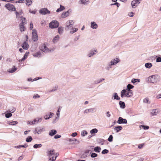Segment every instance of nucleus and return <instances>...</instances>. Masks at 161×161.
<instances>
[{
	"label": "nucleus",
	"instance_id": "4468645a",
	"mask_svg": "<svg viewBox=\"0 0 161 161\" xmlns=\"http://www.w3.org/2000/svg\"><path fill=\"white\" fill-rule=\"evenodd\" d=\"M160 112V110L158 109H153L151 114L152 115H155L157 114Z\"/></svg>",
	"mask_w": 161,
	"mask_h": 161
},
{
	"label": "nucleus",
	"instance_id": "4be33fe9",
	"mask_svg": "<svg viewBox=\"0 0 161 161\" xmlns=\"http://www.w3.org/2000/svg\"><path fill=\"white\" fill-rule=\"evenodd\" d=\"M42 54H43V53H41L40 52H38L34 54L33 55L35 57H40L42 56Z\"/></svg>",
	"mask_w": 161,
	"mask_h": 161
},
{
	"label": "nucleus",
	"instance_id": "774afa93",
	"mask_svg": "<svg viewBox=\"0 0 161 161\" xmlns=\"http://www.w3.org/2000/svg\"><path fill=\"white\" fill-rule=\"evenodd\" d=\"M15 110V108L14 107L12 108V109L10 111H9V112H11V113H14Z\"/></svg>",
	"mask_w": 161,
	"mask_h": 161
},
{
	"label": "nucleus",
	"instance_id": "bf43d9fd",
	"mask_svg": "<svg viewBox=\"0 0 161 161\" xmlns=\"http://www.w3.org/2000/svg\"><path fill=\"white\" fill-rule=\"evenodd\" d=\"M14 69H11V70L9 71V72L10 73H13L16 70V69L15 68V66H14Z\"/></svg>",
	"mask_w": 161,
	"mask_h": 161
},
{
	"label": "nucleus",
	"instance_id": "39448f33",
	"mask_svg": "<svg viewBox=\"0 0 161 161\" xmlns=\"http://www.w3.org/2000/svg\"><path fill=\"white\" fill-rule=\"evenodd\" d=\"M93 146H91L88 147V149L85 151L84 153L83 154V156L84 158L86 157L87 156H89V153H90L93 151Z\"/></svg>",
	"mask_w": 161,
	"mask_h": 161
},
{
	"label": "nucleus",
	"instance_id": "a211bd4d",
	"mask_svg": "<svg viewBox=\"0 0 161 161\" xmlns=\"http://www.w3.org/2000/svg\"><path fill=\"white\" fill-rule=\"evenodd\" d=\"M57 130H51L49 133V135L51 136H53L57 133Z\"/></svg>",
	"mask_w": 161,
	"mask_h": 161
},
{
	"label": "nucleus",
	"instance_id": "7c9ffc66",
	"mask_svg": "<svg viewBox=\"0 0 161 161\" xmlns=\"http://www.w3.org/2000/svg\"><path fill=\"white\" fill-rule=\"evenodd\" d=\"M114 99H116L117 100H120V97L118 96V94L117 93H114Z\"/></svg>",
	"mask_w": 161,
	"mask_h": 161
},
{
	"label": "nucleus",
	"instance_id": "c756f323",
	"mask_svg": "<svg viewBox=\"0 0 161 161\" xmlns=\"http://www.w3.org/2000/svg\"><path fill=\"white\" fill-rule=\"evenodd\" d=\"M93 149L94 151L96 152L99 153L100 152L101 148L100 147L97 146L95 147L94 148H93Z\"/></svg>",
	"mask_w": 161,
	"mask_h": 161
},
{
	"label": "nucleus",
	"instance_id": "dca6fc26",
	"mask_svg": "<svg viewBox=\"0 0 161 161\" xmlns=\"http://www.w3.org/2000/svg\"><path fill=\"white\" fill-rule=\"evenodd\" d=\"M21 46L23 49L25 50L27 49L29 47L28 43L26 42H24Z\"/></svg>",
	"mask_w": 161,
	"mask_h": 161
},
{
	"label": "nucleus",
	"instance_id": "e2e57ef3",
	"mask_svg": "<svg viewBox=\"0 0 161 161\" xmlns=\"http://www.w3.org/2000/svg\"><path fill=\"white\" fill-rule=\"evenodd\" d=\"M36 10H34V11H31V10H30L29 11V12L30 13L33 14H36Z\"/></svg>",
	"mask_w": 161,
	"mask_h": 161
},
{
	"label": "nucleus",
	"instance_id": "2f4dec72",
	"mask_svg": "<svg viewBox=\"0 0 161 161\" xmlns=\"http://www.w3.org/2000/svg\"><path fill=\"white\" fill-rule=\"evenodd\" d=\"M139 82L140 81V80L136 79H132L131 80V82L134 84H136V82Z\"/></svg>",
	"mask_w": 161,
	"mask_h": 161
},
{
	"label": "nucleus",
	"instance_id": "5fc2aeb1",
	"mask_svg": "<svg viewBox=\"0 0 161 161\" xmlns=\"http://www.w3.org/2000/svg\"><path fill=\"white\" fill-rule=\"evenodd\" d=\"M127 87H128L129 88V89L130 88L131 89L134 87V86L130 84H129L127 85Z\"/></svg>",
	"mask_w": 161,
	"mask_h": 161
},
{
	"label": "nucleus",
	"instance_id": "58836bf2",
	"mask_svg": "<svg viewBox=\"0 0 161 161\" xmlns=\"http://www.w3.org/2000/svg\"><path fill=\"white\" fill-rule=\"evenodd\" d=\"M32 140V138L31 136H29L26 139V141L27 142H30Z\"/></svg>",
	"mask_w": 161,
	"mask_h": 161
},
{
	"label": "nucleus",
	"instance_id": "79ce46f5",
	"mask_svg": "<svg viewBox=\"0 0 161 161\" xmlns=\"http://www.w3.org/2000/svg\"><path fill=\"white\" fill-rule=\"evenodd\" d=\"M140 127H142L145 130H148L149 128V127L147 125H141Z\"/></svg>",
	"mask_w": 161,
	"mask_h": 161
},
{
	"label": "nucleus",
	"instance_id": "393cba45",
	"mask_svg": "<svg viewBox=\"0 0 161 161\" xmlns=\"http://www.w3.org/2000/svg\"><path fill=\"white\" fill-rule=\"evenodd\" d=\"M98 132V130L96 128L93 129L90 131V133L92 135H94Z\"/></svg>",
	"mask_w": 161,
	"mask_h": 161
},
{
	"label": "nucleus",
	"instance_id": "423d86ee",
	"mask_svg": "<svg viewBox=\"0 0 161 161\" xmlns=\"http://www.w3.org/2000/svg\"><path fill=\"white\" fill-rule=\"evenodd\" d=\"M5 7L10 11H15L16 10L15 7L11 3L6 4L5 5Z\"/></svg>",
	"mask_w": 161,
	"mask_h": 161
},
{
	"label": "nucleus",
	"instance_id": "6e6552de",
	"mask_svg": "<svg viewBox=\"0 0 161 161\" xmlns=\"http://www.w3.org/2000/svg\"><path fill=\"white\" fill-rule=\"evenodd\" d=\"M39 13L42 15H45L50 14V12L46 8H43L40 10Z\"/></svg>",
	"mask_w": 161,
	"mask_h": 161
},
{
	"label": "nucleus",
	"instance_id": "8fccbe9b",
	"mask_svg": "<svg viewBox=\"0 0 161 161\" xmlns=\"http://www.w3.org/2000/svg\"><path fill=\"white\" fill-rule=\"evenodd\" d=\"M97 156V154L95 153H92L91 155V157L92 158H95Z\"/></svg>",
	"mask_w": 161,
	"mask_h": 161
},
{
	"label": "nucleus",
	"instance_id": "c03bdc74",
	"mask_svg": "<svg viewBox=\"0 0 161 161\" xmlns=\"http://www.w3.org/2000/svg\"><path fill=\"white\" fill-rule=\"evenodd\" d=\"M143 102L145 103H150V102L149 101V99L148 98H145L143 100Z\"/></svg>",
	"mask_w": 161,
	"mask_h": 161
},
{
	"label": "nucleus",
	"instance_id": "412c9836",
	"mask_svg": "<svg viewBox=\"0 0 161 161\" xmlns=\"http://www.w3.org/2000/svg\"><path fill=\"white\" fill-rule=\"evenodd\" d=\"M60 108H59L58 110H57V112L56 115L57 116V117H56L54 120L53 121V123L54 124L56 122V121L57 119H59V115H60V111L59 110Z\"/></svg>",
	"mask_w": 161,
	"mask_h": 161
},
{
	"label": "nucleus",
	"instance_id": "f3484780",
	"mask_svg": "<svg viewBox=\"0 0 161 161\" xmlns=\"http://www.w3.org/2000/svg\"><path fill=\"white\" fill-rule=\"evenodd\" d=\"M91 27L92 29H96L98 27V25L95 22L93 21L91 22Z\"/></svg>",
	"mask_w": 161,
	"mask_h": 161
},
{
	"label": "nucleus",
	"instance_id": "72a5a7b5",
	"mask_svg": "<svg viewBox=\"0 0 161 161\" xmlns=\"http://www.w3.org/2000/svg\"><path fill=\"white\" fill-rule=\"evenodd\" d=\"M59 38V36L58 35H57L56 36H55L53 40V42L54 43H55L56 42H57Z\"/></svg>",
	"mask_w": 161,
	"mask_h": 161
},
{
	"label": "nucleus",
	"instance_id": "052dcab7",
	"mask_svg": "<svg viewBox=\"0 0 161 161\" xmlns=\"http://www.w3.org/2000/svg\"><path fill=\"white\" fill-rule=\"evenodd\" d=\"M40 97V96L37 94L36 95H34L33 96L34 98H39Z\"/></svg>",
	"mask_w": 161,
	"mask_h": 161
},
{
	"label": "nucleus",
	"instance_id": "bb28decb",
	"mask_svg": "<svg viewBox=\"0 0 161 161\" xmlns=\"http://www.w3.org/2000/svg\"><path fill=\"white\" fill-rule=\"evenodd\" d=\"M60 8L57 9L56 10V12H57L61 11L65 9V8L64 6H62L61 5H60Z\"/></svg>",
	"mask_w": 161,
	"mask_h": 161
},
{
	"label": "nucleus",
	"instance_id": "4d7b16f0",
	"mask_svg": "<svg viewBox=\"0 0 161 161\" xmlns=\"http://www.w3.org/2000/svg\"><path fill=\"white\" fill-rule=\"evenodd\" d=\"M56 158L55 157H54V156L52 158H50L49 159V161H54L56 159Z\"/></svg>",
	"mask_w": 161,
	"mask_h": 161
},
{
	"label": "nucleus",
	"instance_id": "473e14b6",
	"mask_svg": "<svg viewBox=\"0 0 161 161\" xmlns=\"http://www.w3.org/2000/svg\"><path fill=\"white\" fill-rule=\"evenodd\" d=\"M69 15V14L67 12H63L61 15V17L63 18H65L67 17Z\"/></svg>",
	"mask_w": 161,
	"mask_h": 161
},
{
	"label": "nucleus",
	"instance_id": "b1692460",
	"mask_svg": "<svg viewBox=\"0 0 161 161\" xmlns=\"http://www.w3.org/2000/svg\"><path fill=\"white\" fill-rule=\"evenodd\" d=\"M120 107L122 108H124L125 107V103L124 102L120 101L119 102Z\"/></svg>",
	"mask_w": 161,
	"mask_h": 161
},
{
	"label": "nucleus",
	"instance_id": "9d476101",
	"mask_svg": "<svg viewBox=\"0 0 161 161\" xmlns=\"http://www.w3.org/2000/svg\"><path fill=\"white\" fill-rule=\"evenodd\" d=\"M119 62V59L116 58V59H114L111 61L109 63V66H110V68H111V66L113 65H114L118 63Z\"/></svg>",
	"mask_w": 161,
	"mask_h": 161
},
{
	"label": "nucleus",
	"instance_id": "ddd939ff",
	"mask_svg": "<svg viewBox=\"0 0 161 161\" xmlns=\"http://www.w3.org/2000/svg\"><path fill=\"white\" fill-rule=\"evenodd\" d=\"M97 49H92L89 51V53L88 54V56L89 57H91L93 55L96 54V53H95V52L97 53Z\"/></svg>",
	"mask_w": 161,
	"mask_h": 161
},
{
	"label": "nucleus",
	"instance_id": "4c0bfd02",
	"mask_svg": "<svg viewBox=\"0 0 161 161\" xmlns=\"http://www.w3.org/2000/svg\"><path fill=\"white\" fill-rule=\"evenodd\" d=\"M22 13H23V12H22V10H20L19 12L16 11L15 12L16 18H19V16H18V14L21 15V14H22Z\"/></svg>",
	"mask_w": 161,
	"mask_h": 161
},
{
	"label": "nucleus",
	"instance_id": "1a4fd4ad",
	"mask_svg": "<svg viewBox=\"0 0 161 161\" xmlns=\"http://www.w3.org/2000/svg\"><path fill=\"white\" fill-rule=\"evenodd\" d=\"M142 0H133L131 2V5L133 8H135L136 7L137 5L140 3Z\"/></svg>",
	"mask_w": 161,
	"mask_h": 161
},
{
	"label": "nucleus",
	"instance_id": "a19ab883",
	"mask_svg": "<svg viewBox=\"0 0 161 161\" xmlns=\"http://www.w3.org/2000/svg\"><path fill=\"white\" fill-rule=\"evenodd\" d=\"M87 132L85 130H83L81 132V135L82 136H85L87 135Z\"/></svg>",
	"mask_w": 161,
	"mask_h": 161
},
{
	"label": "nucleus",
	"instance_id": "f704fd0d",
	"mask_svg": "<svg viewBox=\"0 0 161 161\" xmlns=\"http://www.w3.org/2000/svg\"><path fill=\"white\" fill-rule=\"evenodd\" d=\"M18 122L16 121H8L7 124L9 125H14L17 124Z\"/></svg>",
	"mask_w": 161,
	"mask_h": 161
},
{
	"label": "nucleus",
	"instance_id": "c9c22d12",
	"mask_svg": "<svg viewBox=\"0 0 161 161\" xmlns=\"http://www.w3.org/2000/svg\"><path fill=\"white\" fill-rule=\"evenodd\" d=\"M58 31L59 33L60 34H62L63 31V28L62 27H59L58 28Z\"/></svg>",
	"mask_w": 161,
	"mask_h": 161
},
{
	"label": "nucleus",
	"instance_id": "338daca9",
	"mask_svg": "<svg viewBox=\"0 0 161 161\" xmlns=\"http://www.w3.org/2000/svg\"><path fill=\"white\" fill-rule=\"evenodd\" d=\"M95 108H92L90 109H88V110H89V112H93L94 110H95Z\"/></svg>",
	"mask_w": 161,
	"mask_h": 161
},
{
	"label": "nucleus",
	"instance_id": "9b49d317",
	"mask_svg": "<svg viewBox=\"0 0 161 161\" xmlns=\"http://www.w3.org/2000/svg\"><path fill=\"white\" fill-rule=\"evenodd\" d=\"M158 77L157 75H153L149 77V80L151 83H155L156 82L155 79Z\"/></svg>",
	"mask_w": 161,
	"mask_h": 161
},
{
	"label": "nucleus",
	"instance_id": "6ab92c4d",
	"mask_svg": "<svg viewBox=\"0 0 161 161\" xmlns=\"http://www.w3.org/2000/svg\"><path fill=\"white\" fill-rule=\"evenodd\" d=\"M29 53V52H26L25 53V55H24L23 58H22L21 59L19 60V62H21L24 61L27 58Z\"/></svg>",
	"mask_w": 161,
	"mask_h": 161
},
{
	"label": "nucleus",
	"instance_id": "f257e3e1",
	"mask_svg": "<svg viewBox=\"0 0 161 161\" xmlns=\"http://www.w3.org/2000/svg\"><path fill=\"white\" fill-rule=\"evenodd\" d=\"M74 22L72 20H68L66 23L65 30L68 31H70V33L73 34L76 32L78 30L77 28H73V25Z\"/></svg>",
	"mask_w": 161,
	"mask_h": 161
},
{
	"label": "nucleus",
	"instance_id": "680f3d73",
	"mask_svg": "<svg viewBox=\"0 0 161 161\" xmlns=\"http://www.w3.org/2000/svg\"><path fill=\"white\" fill-rule=\"evenodd\" d=\"M24 158V156H21L20 157H19L18 158V161H20L21 160H22Z\"/></svg>",
	"mask_w": 161,
	"mask_h": 161
},
{
	"label": "nucleus",
	"instance_id": "3c124183",
	"mask_svg": "<svg viewBox=\"0 0 161 161\" xmlns=\"http://www.w3.org/2000/svg\"><path fill=\"white\" fill-rule=\"evenodd\" d=\"M108 151L107 149H104L103 150L102 152V154H107L108 153Z\"/></svg>",
	"mask_w": 161,
	"mask_h": 161
},
{
	"label": "nucleus",
	"instance_id": "ea45409f",
	"mask_svg": "<svg viewBox=\"0 0 161 161\" xmlns=\"http://www.w3.org/2000/svg\"><path fill=\"white\" fill-rule=\"evenodd\" d=\"M42 146V145L41 144H36L33 146V147L34 148H37L41 147Z\"/></svg>",
	"mask_w": 161,
	"mask_h": 161
},
{
	"label": "nucleus",
	"instance_id": "37998d69",
	"mask_svg": "<svg viewBox=\"0 0 161 161\" xmlns=\"http://www.w3.org/2000/svg\"><path fill=\"white\" fill-rule=\"evenodd\" d=\"M49 114H50V115H49V117H48V118L45 117H44V119H49L50 118L52 117L53 116V115H54V114L53 113H51V112H50L49 113Z\"/></svg>",
	"mask_w": 161,
	"mask_h": 161
},
{
	"label": "nucleus",
	"instance_id": "a18cd8bd",
	"mask_svg": "<svg viewBox=\"0 0 161 161\" xmlns=\"http://www.w3.org/2000/svg\"><path fill=\"white\" fill-rule=\"evenodd\" d=\"M32 1L31 0H26V4L27 5L29 6L31 4Z\"/></svg>",
	"mask_w": 161,
	"mask_h": 161
},
{
	"label": "nucleus",
	"instance_id": "0e129e2a",
	"mask_svg": "<svg viewBox=\"0 0 161 161\" xmlns=\"http://www.w3.org/2000/svg\"><path fill=\"white\" fill-rule=\"evenodd\" d=\"M161 62V58L158 57L156 59V62Z\"/></svg>",
	"mask_w": 161,
	"mask_h": 161
},
{
	"label": "nucleus",
	"instance_id": "49530a36",
	"mask_svg": "<svg viewBox=\"0 0 161 161\" xmlns=\"http://www.w3.org/2000/svg\"><path fill=\"white\" fill-rule=\"evenodd\" d=\"M42 118H36L34 120L35 123L37 122L38 123L39 122H41L42 121Z\"/></svg>",
	"mask_w": 161,
	"mask_h": 161
},
{
	"label": "nucleus",
	"instance_id": "aec40b11",
	"mask_svg": "<svg viewBox=\"0 0 161 161\" xmlns=\"http://www.w3.org/2000/svg\"><path fill=\"white\" fill-rule=\"evenodd\" d=\"M47 154L49 156H52L55 153V151L54 150H48L47 152Z\"/></svg>",
	"mask_w": 161,
	"mask_h": 161
},
{
	"label": "nucleus",
	"instance_id": "c85d7f7f",
	"mask_svg": "<svg viewBox=\"0 0 161 161\" xmlns=\"http://www.w3.org/2000/svg\"><path fill=\"white\" fill-rule=\"evenodd\" d=\"M152 66V64L151 63H147L145 64V66L146 68L148 69L150 68Z\"/></svg>",
	"mask_w": 161,
	"mask_h": 161
},
{
	"label": "nucleus",
	"instance_id": "69168bd1",
	"mask_svg": "<svg viewBox=\"0 0 161 161\" xmlns=\"http://www.w3.org/2000/svg\"><path fill=\"white\" fill-rule=\"evenodd\" d=\"M61 137V136L60 135H56L55 136L54 138L55 139H57L60 138Z\"/></svg>",
	"mask_w": 161,
	"mask_h": 161
},
{
	"label": "nucleus",
	"instance_id": "13d9d810",
	"mask_svg": "<svg viewBox=\"0 0 161 161\" xmlns=\"http://www.w3.org/2000/svg\"><path fill=\"white\" fill-rule=\"evenodd\" d=\"M116 5L118 7H119V6L120 5V4L119 3H118L115 2V3H113V4H111V5Z\"/></svg>",
	"mask_w": 161,
	"mask_h": 161
},
{
	"label": "nucleus",
	"instance_id": "864d4df0",
	"mask_svg": "<svg viewBox=\"0 0 161 161\" xmlns=\"http://www.w3.org/2000/svg\"><path fill=\"white\" fill-rule=\"evenodd\" d=\"M36 129L37 131L39 134H40V133L42 131V129L40 127H37L36 128Z\"/></svg>",
	"mask_w": 161,
	"mask_h": 161
},
{
	"label": "nucleus",
	"instance_id": "2eb2a0df",
	"mask_svg": "<svg viewBox=\"0 0 161 161\" xmlns=\"http://www.w3.org/2000/svg\"><path fill=\"white\" fill-rule=\"evenodd\" d=\"M79 3L80 4L87 5L89 3V0H80Z\"/></svg>",
	"mask_w": 161,
	"mask_h": 161
},
{
	"label": "nucleus",
	"instance_id": "20e7f679",
	"mask_svg": "<svg viewBox=\"0 0 161 161\" xmlns=\"http://www.w3.org/2000/svg\"><path fill=\"white\" fill-rule=\"evenodd\" d=\"M59 25L58 22L56 20H53L49 24V27L52 29L57 28Z\"/></svg>",
	"mask_w": 161,
	"mask_h": 161
},
{
	"label": "nucleus",
	"instance_id": "6e6d98bb",
	"mask_svg": "<svg viewBox=\"0 0 161 161\" xmlns=\"http://www.w3.org/2000/svg\"><path fill=\"white\" fill-rule=\"evenodd\" d=\"M25 2V1L24 0H19L17 1L16 2V3H24Z\"/></svg>",
	"mask_w": 161,
	"mask_h": 161
},
{
	"label": "nucleus",
	"instance_id": "0eeeda50",
	"mask_svg": "<svg viewBox=\"0 0 161 161\" xmlns=\"http://www.w3.org/2000/svg\"><path fill=\"white\" fill-rule=\"evenodd\" d=\"M32 40L34 41H36L38 39V35H37V32L35 29L32 30Z\"/></svg>",
	"mask_w": 161,
	"mask_h": 161
},
{
	"label": "nucleus",
	"instance_id": "f8f14e48",
	"mask_svg": "<svg viewBox=\"0 0 161 161\" xmlns=\"http://www.w3.org/2000/svg\"><path fill=\"white\" fill-rule=\"evenodd\" d=\"M117 123L119 124H126L127 123V121L126 119H123L121 117H119L117 121Z\"/></svg>",
	"mask_w": 161,
	"mask_h": 161
},
{
	"label": "nucleus",
	"instance_id": "de8ad7c7",
	"mask_svg": "<svg viewBox=\"0 0 161 161\" xmlns=\"http://www.w3.org/2000/svg\"><path fill=\"white\" fill-rule=\"evenodd\" d=\"M12 114L11 113H7L5 114V117L7 118H9L12 116Z\"/></svg>",
	"mask_w": 161,
	"mask_h": 161
},
{
	"label": "nucleus",
	"instance_id": "a878e982",
	"mask_svg": "<svg viewBox=\"0 0 161 161\" xmlns=\"http://www.w3.org/2000/svg\"><path fill=\"white\" fill-rule=\"evenodd\" d=\"M122 127L121 126H118L115 127L114 130H116V132L118 133L119 131L120 130H122Z\"/></svg>",
	"mask_w": 161,
	"mask_h": 161
},
{
	"label": "nucleus",
	"instance_id": "09e8293b",
	"mask_svg": "<svg viewBox=\"0 0 161 161\" xmlns=\"http://www.w3.org/2000/svg\"><path fill=\"white\" fill-rule=\"evenodd\" d=\"M57 89H58V87L56 86L55 87L53 88V89L52 90H49L48 91V92H54L55 91H56L57 90Z\"/></svg>",
	"mask_w": 161,
	"mask_h": 161
},
{
	"label": "nucleus",
	"instance_id": "5701e85b",
	"mask_svg": "<svg viewBox=\"0 0 161 161\" xmlns=\"http://www.w3.org/2000/svg\"><path fill=\"white\" fill-rule=\"evenodd\" d=\"M21 18V22L20 24L21 25H25L26 23V20L25 18L23 17L22 16L20 17Z\"/></svg>",
	"mask_w": 161,
	"mask_h": 161
},
{
	"label": "nucleus",
	"instance_id": "f03ea898",
	"mask_svg": "<svg viewBox=\"0 0 161 161\" xmlns=\"http://www.w3.org/2000/svg\"><path fill=\"white\" fill-rule=\"evenodd\" d=\"M40 49L44 53H47L53 52L55 48L54 47H53L49 49L44 44H43L40 47Z\"/></svg>",
	"mask_w": 161,
	"mask_h": 161
},
{
	"label": "nucleus",
	"instance_id": "e433bc0d",
	"mask_svg": "<svg viewBox=\"0 0 161 161\" xmlns=\"http://www.w3.org/2000/svg\"><path fill=\"white\" fill-rule=\"evenodd\" d=\"M24 25L19 24L20 31L21 32L23 31H25V27L24 26Z\"/></svg>",
	"mask_w": 161,
	"mask_h": 161
},
{
	"label": "nucleus",
	"instance_id": "cd10ccee",
	"mask_svg": "<svg viewBox=\"0 0 161 161\" xmlns=\"http://www.w3.org/2000/svg\"><path fill=\"white\" fill-rule=\"evenodd\" d=\"M68 141L69 142H70V143L72 144H75V142L77 141V140L75 139H69Z\"/></svg>",
	"mask_w": 161,
	"mask_h": 161
},
{
	"label": "nucleus",
	"instance_id": "603ef678",
	"mask_svg": "<svg viewBox=\"0 0 161 161\" xmlns=\"http://www.w3.org/2000/svg\"><path fill=\"white\" fill-rule=\"evenodd\" d=\"M113 136L112 135H111L109 136V138H108V141L109 142H111L113 141Z\"/></svg>",
	"mask_w": 161,
	"mask_h": 161
},
{
	"label": "nucleus",
	"instance_id": "7ed1b4c3",
	"mask_svg": "<svg viewBox=\"0 0 161 161\" xmlns=\"http://www.w3.org/2000/svg\"><path fill=\"white\" fill-rule=\"evenodd\" d=\"M133 95L132 92H128L126 90L123 89L121 92V97H130L132 96Z\"/></svg>",
	"mask_w": 161,
	"mask_h": 161
}]
</instances>
